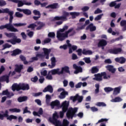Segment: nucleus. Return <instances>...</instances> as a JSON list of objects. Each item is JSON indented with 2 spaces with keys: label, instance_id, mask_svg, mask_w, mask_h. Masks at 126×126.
<instances>
[{
  "label": "nucleus",
  "instance_id": "b1692460",
  "mask_svg": "<svg viewBox=\"0 0 126 126\" xmlns=\"http://www.w3.org/2000/svg\"><path fill=\"white\" fill-rule=\"evenodd\" d=\"M22 69H23V65L22 64L15 65V71H16V72H18L19 73H20Z\"/></svg>",
  "mask_w": 126,
  "mask_h": 126
},
{
  "label": "nucleus",
  "instance_id": "de8ad7c7",
  "mask_svg": "<svg viewBox=\"0 0 126 126\" xmlns=\"http://www.w3.org/2000/svg\"><path fill=\"white\" fill-rule=\"evenodd\" d=\"M107 121H108V119L102 118L98 120V121L96 123V125H98V124H100V123H104V122H107Z\"/></svg>",
  "mask_w": 126,
  "mask_h": 126
},
{
  "label": "nucleus",
  "instance_id": "393cba45",
  "mask_svg": "<svg viewBox=\"0 0 126 126\" xmlns=\"http://www.w3.org/2000/svg\"><path fill=\"white\" fill-rule=\"evenodd\" d=\"M107 41L102 39L99 40L97 46L98 47H105V46H107Z\"/></svg>",
  "mask_w": 126,
  "mask_h": 126
},
{
  "label": "nucleus",
  "instance_id": "37998d69",
  "mask_svg": "<svg viewBox=\"0 0 126 126\" xmlns=\"http://www.w3.org/2000/svg\"><path fill=\"white\" fill-rule=\"evenodd\" d=\"M96 105L98 107H106V106H107V104H106V103L102 102H98L96 104Z\"/></svg>",
  "mask_w": 126,
  "mask_h": 126
},
{
  "label": "nucleus",
  "instance_id": "a211bd4d",
  "mask_svg": "<svg viewBox=\"0 0 126 126\" xmlns=\"http://www.w3.org/2000/svg\"><path fill=\"white\" fill-rule=\"evenodd\" d=\"M115 62L116 63H121V64H123V63H125L126 61V58L125 57H121L120 58H116L115 59Z\"/></svg>",
  "mask_w": 126,
  "mask_h": 126
},
{
  "label": "nucleus",
  "instance_id": "6ab92c4d",
  "mask_svg": "<svg viewBox=\"0 0 126 126\" xmlns=\"http://www.w3.org/2000/svg\"><path fill=\"white\" fill-rule=\"evenodd\" d=\"M91 32H93L96 30V27L94 26L93 23L90 24L86 28V30H89Z\"/></svg>",
  "mask_w": 126,
  "mask_h": 126
},
{
  "label": "nucleus",
  "instance_id": "052dcab7",
  "mask_svg": "<svg viewBox=\"0 0 126 126\" xmlns=\"http://www.w3.org/2000/svg\"><path fill=\"white\" fill-rule=\"evenodd\" d=\"M28 36L30 38H32L33 36H34V32L32 31H30L28 33H27Z\"/></svg>",
  "mask_w": 126,
  "mask_h": 126
},
{
  "label": "nucleus",
  "instance_id": "58836bf2",
  "mask_svg": "<svg viewBox=\"0 0 126 126\" xmlns=\"http://www.w3.org/2000/svg\"><path fill=\"white\" fill-rule=\"evenodd\" d=\"M99 71V69L96 67V66H94L91 69V72L93 74L94 73H97V72H98Z\"/></svg>",
  "mask_w": 126,
  "mask_h": 126
},
{
  "label": "nucleus",
  "instance_id": "6e6552de",
  "mask_svg": "<svg viewBox=\"0 0 126 126\" xmlns=\"http://www.w3.org/2000/svg\"><path fill=\"white\" fill-rule=\"evenodd\" d=\"M69 103L67 102L66 100L63 102L61 105V107H62L63 111H61L60 112V118H63V116L64 115V113L68 110V106Z\"/></svg>",
  "mask_w": 126,
  "mask_h": 126
},
{
  "label": "nucleus",
  "instance_id": "6e6d98bb",
  "mask_svg": "<svg viewBox=\"0 0 126 126\" xmlns=\"http://www.w3.org/2000/svg\"><path fill=\"white\" fill-rule=\"evenodd\" d=\"M81 10H82V11H83L84 12L88 11V10H89V6H85L81 8Z\"/></svg>",
  "mask_w": 126,
  "mask_h": 126
},
{
  "label": "nucleus",
  "instance_id": "603ef678",
  "mask_svg": "<svg viewBox=\"0 0 126 126\" xmlns=\"http://www.w3.org/2000/svg\"><path fill=\"white\" fill-rule=\"evenodd\" d=\"M16 17H18V18H21V17H23V14L20 13L19 12H16L15 13Z\"/></svg>",
  "mask_w": 126,
  "mask_h": 126
},
{
  "label": "nucleus",
  "instance_id": "e433bc0d",
  "mask_svg": "<svg viewBox=\"0 0 126 126\" xmlns=\"http://www.w3.org/2000/svg\"><path fill=\"white\" fill-rule=\"evenodd\" d=\"M59 118V115H58V113H56L53 114V117L52 118H49V122L51 121H54L55 120H57V119H58Z\"/></svg>",
  "mask_w": 126,
  "mask_h": 126
},
{
  "label": "nucleus",
  "instance_id": "69168bd1",
  "mask_svg": "<svg viewBox=\"0 0 126 126\" xmlns=\"http://www.w3.org/2000/svg\"><path fill=\"white\" fill-rule=\"evenodd\" d=\"M8 94V90H6L5 91H3L2 93H0V95H7Z\"/></svg>",
  "mask_w": 126,
  "mask_h": 126
},
{
  "label": "nucleus",
  "instance_id": "680f3d73",
  "mask_svg": "<svg viewBox=\"0 0 126 126\" xmlns=\"http://www.w3.org/2000/svg\"><path fill=\"white\" fill-rule=\"evenodd\" d=\"M41 75H43V76H47V74H48V71L47 70H44L43 71L40 72Z\"/></svg>",
  "mask_w": 126,
  "mask_h": 126
},
{
  "label": "nucleus",
  "instance_id": "5701e85b",
  "mask_svg": "<svg viewBox=\"0 0 126 126\" xmlns=\"http://www.w3.org/2000/svg\"><path fill=\"white\" fill-rule=\"evenodd\" d=\"M60 6H59L58 3H54L53 4L48 5L46 7V8H51L52 9H56V8H59Z\"/></svg>",
  "mask_w": 126,
  "mask_h": 126
},
{
  "label": "nucleus",
  "instance_id": "864d4df0",
  "mask_svg": "<svg viewBox=\"0 0 126 126\" xmlns=\"http://www.w3.org/2000/svg\"><path fill=\"white\" fill-rule=\"evenodd\" d=\"M12 45L8 44V43H6L5 45H3V48L2 49V51L3 50H5V49L7 48H11Z\"/></svg>",
  "mask_w": 126,
  "mask_h": 126
},
{
  "label": "nucleus",
  "instance_id": "9b49d317",
  "mask_svg": "<svg viewBox=\"0 0 126 126\" xmlns=\"http://www.w3.org/2000/svg\"><path fill=\"white\" fill-rule=\"evenodd\" d=\"M70 100L73 101V102L78 101L79 103H81L83 100V96H80L78 94H76L75 96H71L70 97Z\"/></svg>",
  "mask_w": 126,
  "mask_h": 126
},
{
  "label": "nucleus",
  "instance_id": "473e14b6",
  "mask_svg": "<svg viewBox=\"0 0 126 126\" xmlns=\"http://www.w3.org/2000/svg\"><path fill=\"white\" fill-rule=\"evenodd\" d=\"M83 55L87 56V55H90L93 54V52L91 50H86V49H83L82 52Z\"/></svg>",
  "mask_w": 126,
  "mask_h": 126
},
{
  "label": "nucleus",
  "instance_id": "8fccbe9b",
  "mask_svg": "<svg viewBox=\"0 0 126 126\" xmlns=\"http://www.w3.org/2000/svg\"><path fill=\"white\" fill-rule=\"evenodd\" d=\"M6 1L4 0H0V6H5L6 5Z\"/></svg>",
  "mask_w": 126,
  "mask_h": 126
},
{
  "label": "nucleus",
  "instance_id": "a878e982",
  "mask_svg": "<svg viewBox=\"0 0 126 126\" xmlns=\"http://www.w3.org/2000/svg\"><path fill=\"white\" fill-rule=\"evenodd\" d=\"M0 81H6V83L9 82V76L4 75L0 78Z\"/></svg>",
  "mask_w": 126,
  "mask_h": 126
},
{
  "label": "nucleus",
  "instance_id": "c85d7f7f",
  "mask_svg": "<svg viewBox=\"0 0 126 126\" xmlns=\"http://www.w3.org/2000/svg\"><path fill=\"white\" fill-rule=\"evenodd\" d=\"M120 26L121 27H123L122 29V31H126V20H123L120 22Z\"/></svg>",
  "mask_w": 126,
  "mask_h": 126
},
{
  "label": "nucleus",
  "instance_id": "13d9d810",
  "mask_svg": "<svg viewBox=\"0 0 126 126\" xmlns=\"http://www.w3.org/2000/svg\"><path fill=\"white\" fill-rule=\"evenodd\" d=\"M33 13L34 14V15H38V16H41V13L37 10H34L33 11Z\"/></svg>",
  "mask_w": 126,
  "mask_h": 126
},
{
  "label": "nucleus",
  "instance_id": "49530a36",
  "mask_svg": "<svg viewBox=\"0 0 126 126\" xmlns=\"http://www.w3.org/2000/svg\"><path fill=\"white\" fill-rule=\"evenodd\" d=\"M52 99V97H51V95L49 94L46 95V102L47 104H48V103H50V100Z\"/></svg>",
  "mask_w": 126,
  "mask_h": 126
},
{
  "label": "nucleus",
  "instance_id": "f704fd0d",
  "mask_svg": "<svg viewBox=\"0 0 126 126\" xmlns=\"http://www.w3.org/2000/svg\"><path fill=\"white\" fill-rule=\"evenodd\" d=\"M66 95H68V93L65 91L63 92L60 94L59 98H60V99H64L66 97Z\"/></svg>",
  "mask_w": 126,
  "mask_h": 126
},
{
  "label": "nucleus",
  "instance_id": "72a5a7b5",
  "mask_svg": "<svg viewBox=\"0 0 126 126\" xmlns=\"http://www.w3.org/2000/svg\"><path fill=\"white\" fill-rule=\"evenodd\" d=\"M121 92V87L115 88L113 91V95H118Z\"/></svg>",
  "mask_w": 126,
  "mask_h": 126
},
{
  "label": "nucleus",
  "instance_id": "dca6fc26",
  "mask_svg": "<svg viewBox=\"0 0 126 126\" xmlns=\"http://www.w3.org/2000/svg\"><path fill=\"white\" fill-rule=\"evenodd\" d=\"M54 89L51 85H48L43 90L42 92L46 93V92H50V93H53Z\"/></svg>",
  "mask_w": 126,
  "mask_h": 126
},
{
  "label": "nucleus",
  "instance_id": "7c9ffc66",
  "mask_svg": "<svg viewBox=\"0 0 126 126\" xmlns=\"http://www.w3.org/2000/svg\"><path fill=\"white\" fill-rule=\"evenodd\" d=\"M50 123H52L55 126H62V123L60 122V121H58L57 119H55L54 120H52L50 121Z\"/></svg>",
  "mask_w": 126,
  "mask_h": 126
},
{
  "label": "nucleus",
  "instance_id": "cd10ccee",
  "mask_svg": "<svg viewBox=\"0 0 126 126\" xmlns=\"http://www.w3.org/2000/svg\"><path fill=\"white\" fill-rule=\"evenodd\" d=\"M70 15L72 16V19H75L77 16L80 15V12H71Z\"/></svg>",
  "mask_w": 126,
  "mask_h": 126
},
{
  "label": "nucleus",
  "instance_id": "338daca9",
  "mask_svg": "<svg viewBox=\"0 0 126 126\" xmlns=\"http://www.w3.org/2000/svg\"><path fill=\"white\" fill-rule=\"evenodd\" d=\"M31 80L32 82H37L38 81V77L35 76L33 78H32Z\"/></svg>",
  "mask_w": 126,
  "mask_h": 126
},
{
  "label": "nucleus",
  "instance_id": "4d7b16f0",
  "mask_svg": "<svg viewBox=\"0 0 126 126\" xmlns=\"http://www.w3.org/2000/svg\"><path fill=\"white\" fill-rule=\"evenodd\" d=\"M82 49H78L77 51L76 52L78 53L77 55L78 56H79V57H81V56H82Z\"/></svg>",
  "mask_w": 126,
  "mask_h": 126
},
{
  "label": "nucleus",
  "instance_id": "3c124183",
  "mask_svg": "<svg viewBox=\"0 0 126 126\" xmlns=\"http://www.w3.org/2000/svg\"><path fill=\"white\" fill-rule=\"evenodd\" d=\"M103 15H104V14H101L100 15H98L95 18H94V20L95 21H98L99 20H100V19L102 18V16H103Z\"/></svg>",
  "mask_w": 126,
  "mask_h": 126
},
{
  "label": "nucleus",
  "instance_id": "c9c22d12",
  "mask_svg": "<svg viewBox=\"0 0 126 126\" xmlns=\"http://www.w3.org/2000/svg\"><path fill=\"white\" fill-rule=\"evenodd\" d=\"M122 101H123V99H122V98H121L120 97L118 96L114 99H112L111 102L117 103L119 102H122Z\"/></svg>",
  "mask_w": 126,
  "mask_h": 126
},
{
  "label": "nucleus",
  "instance_id": "9d476101",
  "mask_svg": "<svg viewBox=\"0 0 126 126\" xmlns=\"http://www.w3.org/2000/svg\"><path fill=\"white\" fill-rule=\"evenodd\" d=\"M8 1H11V2H14V3H18V7H21L23 6L24 4L25 5H31L32 3L29 2H26L24 0L23 2L21 0H7Z\"/></svg>",
  "mask_w": 126,
  "mask_h": 126
},
{
  "label": "nucleus",
  "instance_id": "79ce46f5",
  "mask_svg": "<svg viewBox=\"0 0 126 126\" xmlns=\"http://www.w3.org/2000/svg\"><path fill=\"white\" fill-rule=\"evenodd\" d=\"M79 72H82V67L81 66H78L77 68V69L74 72V73L75 74H76L77 73H79Z\"/></svg>",
  "mask_w": 126,
  "mask_h": 126
},
{
  "label": "nucleus",
  "instance_id": "412c9836",
  "mask_svg": "<svg viewBox=\"0 0 126 126\" xmlns=\"http://www.w3.org/2000/svg\"><path fill=\"white\" fill-rule=\"evenodd\" d=\"M50 61L51 62V65L49 64L48 66L49 67H50V68H54V67L56 66V63H57V61L56 60V58L55 57L51 58Z\"/></svg>",
  "mask_w": 126,
  "mask_h": 126
},
{
  "label": "nucleus",
  "instance_id": "f257e3e1",
  "mask_svg": "<svg viewBox=\"0 0 126 126\" xmlns=\"http://www.w3.org/2000/svg\"><path fill=\"white\" fill-rule=\"evenodd\" d=\"M9 15V22L8 24H6L5 25H2L0 26V30H3V29H7V30H9L11 32H18V30L17 29L14 28L15 27H21L22 26H25L27 25L26 23H16L13 24L12 25V21L13 20V14H11Z\"/></svg>",
  "mask_w": 126,
  "mask_h": 126
},
{
  "label": "nucleus",
  "instance_id": "f3484780",
  "mask_svg": "<svg viewBox=\"0 0 126 126\" xmlns=\"http://www.w3.org/2000/svg\"><path fill=\"white\" fill-rule=\"evenodd\" d=\"M121 4H122L121 3L117 4V2H116V1H113L109 3V6L110 7H114V6L115 8L117 9V8H120V7H121Z\"/></svg>",
  "mask_w": 126,
  "mask_h": 126
},
{
  "label": "nucleus",
  "instance_id": "0eeeda50",
  "mask_svg": "<svg viewBox=\"0 0 126 126\" xmlns=\"http://www.w3.org/2000/svg\"><path fill=\"white\" fill-rule=\"evenodd\" d=\"M95 78L94 79L96 80V81H102V77L103 76V79H108V78H111V76H107V73L106 72H101V73H98L94 74Z\"/></svg>",
  "mask_w": 126,
  "mask_h": 126
},
{
  "label": "nucleus",
  "instance_id": "09e8293b",
  "mask_svg": "<svg viewBox=\"0 0 126 126\" xmlns=\"http://www.w3.org/2000/svg\"><path fill=\"white\" fill-rule=\"evenodd\" d=\"M59 20H62L63 21V18L62 16H55L53 18V21H59Z\"/></svg>",
  "mask_w": 126,
  "mask_h": 126
},
{
  "label": "nucleus",
  "instance_id": "39448f33",
  "mask_svg": "<svg viewBox=\"0 0 126 126\" xmlns=\"http://www.w3.org/2000/svg\"><path fill=\"white\" fill-rule=\"evenodd\" d=\"M4 118H7V120L11 122L12 120H17V117L14 115H8V110H6L5 111V113L1 114L0 113V120L3 121Z\"/></svg>",
  "mask_w": 126,
  "mask_h": 126
},
{
  "label": "nucleus",
  "instance_id": "7ed1b4c3",
  "mask_svg": "<svg viewBox=\"0 0 126 126\" xmlns=\"http://www.w3.org/2000/svg\"><path fill=\"white\" fill-rule=\"evenodd\" d=\"M4 35L7 37V38H13L11 39L6 40L7 43H10L12 45H16V43L19 44L21 43V39L18 38L15 33L14 32H4Z\"/></svg>",
  "mask_w": 126,
  "mask_h": 126
},
{
  "label": "nucleus",
  "instance_id": "0e129e2a",
  "mask_svg": "<svg viewBox=\"0 0 126 126\" xmlns=\"http://www.w3.org/2000/svg\"><path fill=\"white\" fill-rule=\"evenodd\" d=\"M91 111H92L93 112H98V109L97 107H95V106H93L90 108Z\"/></svg>",
  "mask_w": 126,
  "mask_h": 126
},
{
  "label": "nucleus",
  "instance_id": "4be33fe9",
  "mask_svg": "<svg viewBox=\"0 0 126 126\" xmlns=\"http://www.w3.org/2000/svg\"><path fill=\"white\" fill-rule=\"evenodd\" d=\"M60 105H61V103H60V101L58 100H56L54 101L51 102L50 104L52 109H54L55 107H60Z\"/></svg>",
  "mask_w": 126,
  "mask_h": 126
},
{
  "label": "nucleus",
  "instance_id": "5fc2aeb1",
  "mask_svg": "<svg viewBox=\"0 0 126 126\" xmlns=\"http://www.w3.org/2000/svg\"><path fill=\"white\" fill-rule=\"evenodd\" d=\"M113 90H114V89L110 87H106L104 88L105 92L107 93L111 92L113 91Z\"/></svg>",
  "mask_w": 126,
  "mask_h": 126
},
{
  "label": "nucleus",
  "instance_id": "c03bdc74",
  "mask_svg": "<svg viewBox=\"0 0 126 126\" xmlns=\"http://www.w3.org/2000/svg\"><path fill=\"white\" fill-rule=\"evenodd\" d=\"M69 125V122L67 121V120H63V125H61V126H68Z\"/></svg>",
  "mask_w": 126,
  "mask_h": 126
},
{
  "label": "nucleus",
  "instance_id": "ea45409f",
  "mask_svg": "<svg viewBox=\"0 0 126 126\" xmlns=\"http://www.w3.org/2000/svg\"><path fill=\"white\" fill-rule=\"evenodd\" d=\"M23 13H24V14H26V15H31L32 12H31V10H30V9H24Z\"/></svg>",
  "mask_w": 126,
  "mask_h": 126
},
{
  "label": "nucleus",
  "instance_id": "1a4fd4ad",
  "mask_svg": "<svg viewBox=\"0 0 126 126\" xmlns=\"http://www.w3.org/2000/svg\"><path fill=\"white\" fill-rule=\"evenodd\" d=\"M77 110H78V109L77 107H75L74 108H72V107L69 108L66 114L67 118L68 119H73V116L75 113L77 112Z\"/></svg>",
  "mask_w": 126,
  "mask_h": 126
},
{
  "label": "nucleus",
  "instance_id": "e2e57ef3",
  "mask_svg": "<svg viewBox=\"0 0 126 126\" xmlns=\"http://www.w3.org/2000/svg\"><path fill=\"white\" fill-rule=\"evenodd\" d=\"M48 36L50 38H54L56 36V34H55V32H49L48 34Z\"/></svg>",
  "mask_w": 126,
  "mask_h": 126
},
{
  "label": "nucleus",
  "instance_id": "423d86ee",
  "mask_svg": "<svg viewBox=\"0 0 126 126\" xmlns=\"http://www.w3.org/2000/svg\"><path fill=\"white\" fill-rule=\"evenodd\" d=\"M42 51H43V53H44V55L37 54L36 55V57L37 58H40V59H43V58L45 57V59L46 60H49V56L50 53H51V51H52V50H51V49L43 48Z\"/></svg>",
  "mask_w": 126,
  "mask_h": 126
},
{
  "label": "nucleus",
  "instance_id": "a18cd8bd",
  "mask_svg": "<svg viewBox=\"0 0 126 126\" xmlns=\"http://www.w3.org/2000/svg\"><path fill=\"white\" fill-rule=\"evenodd\" d=\"M52 41V39L49 38H47L43 40V43H42V45H45V44H48L50 43Z\"/></svg>",
  "mask_w": 126,
  "mask_h": 126
},
{
  "label": "nucleus",
  "instance_id": "ddd939ff",
  "mask_svg": "<svg viewBox=\"0 0 126 126\" xmlns=\"http://www.w3.org/2000/svg\"><path fill=\"white\" fill-rule=\"evenodd\" d=\"M69 15H70V13L63 11L62 13V16H61L63 21H67Z\"/></svg>",
  "mask_w": 126,
  "mask_h": 126
},
{
  "label": "nucleus",
  "instance_id": "20e7f679",
  "mask_svg": "<svg viewBox=\"0 0 126 126\" xmlns=\"http://www.w3.org/2000/svg\"><path fill=\"white\" fill-rule=\"evenodd\" d=\"M30 89V87L29 86V84H25V83H14L12 85V90L13 91H16L18 92V91H20V90H29Z\"/></svg>",
  "mask_w": 126,
  "mask_h": 126
},
{
  "label": "nucleus",
  "instance_id": "2eb2a0df",
  "mask_svg": "<svg viewBox=\"0 0 126 126\" xmlns=\"http://www.w3.org/2000/svg\"><path fill=\"white\" fill-rule=\"evenodd\" d=\"M106 69L111 72V73H115L116 72V69L114 67L113 65H108L105 66Z\"/></svg>",
  "mask_w": 126,
  "mask_h": 126
},
{
  "label": "nucleus",
  "instance_id": "a19ab883",
  "mask_svg": "<svg viewBox=\"0 0 126 126\" xmlns=\"http://www.w3.org/2000/svg\"><path fill=\"white\" fill-rule=\"evenodd\" d=\"M35 27H37V26L35 25V23L31 24L28 26V28H31L32 30H34Z\"/></svg>",
  "mask_w": 126,
  "mask_h": 126
},
{
  "label": "nucleus",
  "instance_id": "bb28decb",
  "mask_svg": "<svg viewBox=\"0 0 126 126\" xmlns=\"http://www.w3.org/2000/svg\"><path fill=\"white\" fill-rule=\"evenodd\" d=\"M27 99H28V97L27 96H19L17 99V101L19 103H22V102L27 101Z\"/></svg>",
  "mask_w": 126,
  "mask_h": 126
},
{
  "label": "nucleus",
  "instance_id": "2f4dec72",
  "mask_svg": "<svg viewBox=\"0 0 126 126\" xmlns=\"http://www.w3.org/2000/svg\"><path fill=\"white\" fill-rule=\"evenodd\" d=\"M21 50L19 49H16L13 51L12 54H11V56H17V55H19L20 54H21Z\"/></svg>",
  "mask_w": 126,
  "mask_h": 126
},
{
  "label": "nucleus",
  "instance_id": "774afa93",
  "mask_svg": "<svg viewBox=\"0 0 126 126\" xmlns=\"http://www.w3.org/2000/svg\"><path fill=\"white\" fill-rule=\"evenodd\" d=\"M60 49H63V50H67V45L64 44L63 45H61L60 46Z\"/></svg>",
  "mask_w": 126,
  "mask_h": 126
},
{
  "label": "nucleus",
  "instance_id": "4c0bfd02",
  "mask_svg": "<svg viewBox=\"0 0 126 126\" xmlns=\"http://www.w3.org/2000/svg\"><path fill=\"white\" fill-rule=\"evenodd\" d=\"M9 112H11L12 113H20L21 110L20 109L18 108H11L9 109Z\"/></svg>",
  "mask_w": 126,
  "mask_h": 126
},
{
  "label": "nucleus",
  "instance_id": "f8f14e48",
  "mask_svg": "<svg viewBox=\"0 0 126 126\" xmlns=\"http://www.w3.org/2000/svg\"><path fill=\"white\" fill-rule=\"evenodd\" d=\"M108 52L110 53V54H113V55H117V54H119V53H121V52H122V48H118L110 49L108 50Z\"/></svg>",
  "mask_w": 126,
  "mask_h": 126
},
{
  "label": "nucleus",
  "instance_id": "c756f323",
  "mask_svg": "<svg viewBox=\"0 0 126 126\" xmlns=\"http://www.w3.org/2000/svg\"><path fill=\"white\" fill-rule=\"evenodd\" d=\"M51 74L52 75H55V74H58V75H61V71H60V68L54 69L51 70Z\"/></svg>",
  "mask_w": 126,
  "mask_h": 126
},
{
  "label": "nucleus",
  "instance_id": "f03ea898",
  "mask_svg": "<svg viewBox=\"0 0 126 126\" xmlns=\"http://www.w3.org/2000/svg\"><path fill=\"white\" fill-rule=\"evenodd\" d=\"M68 29V26H64L63 29H60L58 32H57V38L59 40V41H64V40H65L66 38H68V34L70 33L72 31H73V28ZM64 33H63V32H64Z\"/></svg>",
  "mask_w": 126,
  "mask_h": 126
},
{
  "label": "nucleus",
  "instance_id": "bf43d9fd",
  "mask_svg": "<svg viewBox=\"0 0 126 126\" xmlns=\"http://www.w3.org/2000/svg\"><path fill=\"white\" fill-rule=\"evenodd\" d=\"M84 60L85 61L86 63H91V60H90V58H84Z\"/></svg>",
  "mask_w": 126,
  "mask_h": 126
},
{
  "label": "nucleus",
  "instance_id": "aec40b11",
  "mask_svg": "<svg viewBox=\"0 0 126 126\" xmlns=\"http://www.w3.org/2000/svg\"><path fill=\"white\" fill-rule=\"evenodd\" d=\"M0 13H7L9 15H10V14H13L14 12L13 11H10L9 9L6 8L5 9H2V10L0 9Z\"/></svg>",
  "mask_w": 126,
  "mask_h": 126
},
{
  "label": "nucleus",
  "instance_id": "4468645a",
  "mask_svg": "<svg viewBox=\"0 0 126 126\" xmlns=\"http://www.w3.org/2000/svg\"><path fill=\"white\" fill-rule=\"evenodd\" d=\"M61 74H64V73H68L70 74V71L69 70V67L65 66L61 68L60 71Z\"/></svg>",
  "mask_w": 126,
  "mask_h": 126
}]
</instances>
